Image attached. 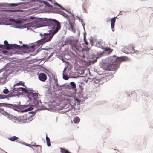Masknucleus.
Instances as JSON below:
<instances>
[{
  "label": "nucleus",
  "instance_id": "nucleus-1",
  "mask_svg": "<svg viewBox=\"0 0 153 153\" xmlns=\"http://www.w3.org/2000/svg\"><path fill=\"white\" fill-rule=\"evenodd\" d=\"M42 26H47L48 29H50L49 30L48 33H45L44 34V36L42 39L38 41L36 44L33 45L29 47L27 45L23 44L22 47L25 49H29L31 48L32 49L36 48V47H39L46 42L50 41L55 34L60 29L61 26L60 23L57 20L53 19L45 18L42 19Z\"/></svg>",
  "mask_w": 153,
  "mask_h": 153
},
{
  "label": "nucleus",
  "instance_id": "nucleus-2",
  "mask_svg": "<svg viewBox=\"0 0 153 153\" xmlns=\"http://www.w3.org/2000/svg\"><path fill=\"white\" fill-rule=\"evenodd\" d=\"M125 57H117L115 55L111 56L106 59L108 63H117L120 64L121 62L125 60Z\"/></svg>",
  "mask_w": 153,
  "mask_h": 153
},
{
  "label": "nucleus",
  "instance_id": "nucleus-3",
  "mask_svg": "<svg viewBox=\"0 0 153 153\" xmlns=\"http://www.w3.org/2000/svg\"><path fill=\"white\" fill-rule=\"evenodd\" d=\"M119 65L117 63H107L103 66V69L105 70L114 71L119 68Z\"/></svg>",
  "mask_w": 153,
  "mask_h": 153
},
{
  "label": "nucleus",
  "instance_id": "nucleus-4",
  "mask_svg": "<svg viewBox=\"0 0 153 153\" xmlns=\"http://www.w3.org/2000/svg\"><path fill=\"white\" fill-rule=\"evenodd\" d=\"M19 119L22 122L25 123H27L32 120V118L30 115V114H25L22 115H21L19 117Z\"/></svg>",
  "mask_w": 153,
  "mask_h": 153
},
{
  "label": "nucleus",
  "instance_id": "nucleus-5",
  "mask_svg": "<svg viewBox=\"0 0 153 153\" xmlns=\"http://www.w3.org/2000/svg\"><path fill=\"white\" fill-rule=\"evenodd\" d=\"M4 43L6 47L5 49L7 50H10L13 48L20 49L22 48L21 46L20 45H18L16 44H9L7 41V40L4 41Z\"/></svg>",
  "mask_w": 153,
  "mask_h": 153
},
{
  "label": "nucleus",
  "instance_id": "nucleus-6",
  "mask_svg": "<svg viewBox=\"0 0 153 153\" xmlns=\"http://www.w3.org/2000/svg\"><path fill=\"white\" fill-rule=\"evenodd\" d=\"M1 104L3 106L12 108L17 111H18L19 109L20 108H22V106L19 105L12 104L6 103H1Z\"/></svg>",
  "mask_w": 153,
  "mask_h": 153
},
{
  "label": "nucleus",
  "instance_id": "nucleus-7",
  "mask_svg": "<svg viewBox=\"0 0 153 153\" xmlns=\"http://www.w3.org/2000/svg\"><path fill=\"white\" fill-rule=\"evenodd\" d=\"M68 21L69 22V25L68 29L74 32H75V29L74 27L75 25V20L74 18H72L71 20L68 19Z\"/></svg>",
  "mask_w": 153,
  "mask_h": 153
},
{
  "label": "nucleus",
  "instance_id": "nucleus-8",
  "mask_svg": "<svg viewBox=\"0 0 153 153\" xmlns=\"http://www.w3.org/2000/svg\"><path fill=\"white\" fill-rule=\"evenodd\" d=\"M7 76V73L6 71L3 69L0 70V82L1 79H5Z\"/></svg>",
  "mask_w": 153,
  "mask_h": 153
},
{
  "label": "nucleus",
  "instance_id": "nucleus-9",
  "mask_svg": "<svg viewBox=\"0 0 153 153\" xmlns=\"http://www.w3.org/2000/svg\"><path fill=\"white\" fill-rule=\"evenodd\" d=\"M39 79L42 82L45 81L47 79L46 75L44 73H40L38 76Z\"/></svg>",
  "mask_w": 153,
  "mask_h": 153
},
{
  "label": "nucleus",
  "instance_id": "nucleus-10",
  "mask_svg": "<svg viewBox=\"0 0 153 153\" xmlns=\"http://www.w3.org/2000/svg\"><path fill=\"white\" fill-rule=\"evenodd\" d=\"M31 95L32 97H33V98L34 99V100H35L36 103L35 104L36 105L34 106V107L35 106L36 107H37V105L38 104V101L37 100V99L38 98V96L39 95V94L37 93H31Z\"/></svg>",
  "mask_w": 153,
  "mask_h": 153
},
{
  "label": "nucleus",
  "instance_id": "nucleus-11",
  "mask_svg": "<svg viewBox=\"0 0 153 153\" xmlns=\"http://www.w3.org/2000/svg\"><path fill=\"white\" fill-rule=\"evenodd\" d=\"M13 96V95H12L10 93L9 94L7 95L0 94V100L7 99L9 97H10Z\"/></svg>",
  "mask_w": 153,
  "mask_h": 153
},
{
  "label": "nucleus",
  "instance_id": "nucleus-12",
  "mask_svg": "<svg viewBox=\"0 0 153 153\" xmlns=\"http://www.w3.org/2000/svg\"><path fill=\"white\" fill-rule=\"evenodd\" d=\"M115 21L116 17H115L111 18V27L113 31H114L113 29L114 27V24L115 22Z\"/></svg>",
  "mask_w": 153,
  "mask_h": 153
},
{
  "label": "nucleus",
  "instance_id": "nucleus-13",
  "mask_svg": "<svg viewBox=\"0 0 153 153\" xmlns=\"http://www.w3.org/2000/svg\"><path fill=\"white\" fill-rule=\"evenodd\" d=\"M67 68H64L63 72V78L65 80H68L69 78V77L66 75V73L65 71V70Z\"/></svg>",
  "mask_w": 153,
  "mask_h": 153
},
{
  "label": "nucleus",
  "instance_id": "nucleus-14",
  "mask_svg": "<svg viewBox=\"0 0 153 153\" xmlns=\"http://www.w3.org/2000/svg\"><path fill=\"white\" fill-rule=\"evenodd\" d=\"M72 47L73 50L75 52H76V50L78 51L79 49V46L76 43L72 45Z\"/></svg>",
  "mask_w": 153,
  "mask_h": 153
},
{
  "label": "nucleus",
  "instance_id": "nucleus-15",
  "mask_svg": "<svg viewBox=\"0 0 153 153\" xmlns=\"http://www.w3.org/2000/svg\"><path fill=\"white\" fill-rule=\"evenodd\" d=\"M80 118L78 117L74 118L73 121L75 123H78L80 121Z\"/></svg>",
  "mask_w": 153,
  "mask_h": 153
},
{
  "label": "nucleus",
  "instance_id": "nucleus-16",
  "mask_svg": "<svg viewBox=\"0 0 153 153\" xmlns=\"http://www.w3.org/2000/svg\"><path fill=\"white\" fill-rule=\"evenodd\" d=\"M60 149L61 153H71L68 150L65 148H60Z\"/></svg>",
  "mask_w": 153,
  "mask_h": 153
},
{
  "label": "nucleus",
  "instance_id": "nucleus-17",
  "mask_svg": "<svg viewBox=\"0 0 153 153\" xmlns=\"http://www.w3.org/2000/svg\"><path fill=\"white\" fill-rule=\"evenodd\" d=\"M46 140L48 146L50 147L51 146L50 141L49 138L48 137L47 135H46Z\"/></svg>",
  "mask_w": 153,
  "mask_h": 153
},
{
  "label": "nucleus",
  "instance_id": "nucleus-18",
  "mask_svg": "<svg viewBox=\"0 0 153 153\" xmlns=\"http://www.w3.org/2000/svg\"><path fill=\"white\" fill-rule=\"evenodd\" d=\"M18 139L19 138L18 137L15 136L9 138V139L12 141H14Z\"/></svg>",
  "mask_w": 153,
  "mask_h": 153
},
{
  "label": "nucleus",
  "instance_id": "nucleus-19",
  "mask_svg": "<svg viewBox=\"0 0 153 153\" xmlns=\"http://www.w3.org/2000/svg\"><path fill=\"white\" fill-rule=\"evenodd\" d=\"M104 51H107L108 54H110L113 51V50L109 48H104Z\"/></svg>",
  "mask_w": 153,
  "mask_h": 153
},
{
  "label": "nucleus",
  "instance_id": "nucleus-20",
  "mask_svg": "<svg viewBox=\"0 0 153 153\" xmlns=\"http://www.w3.org/2000/svg\"><path fill=\"white\" fill-rule=\"evenodd\" d=\"M10 20L14 22L16 24H20L22 23V21L20 20H16L14 19H12Z\"/></svg>",
  "mask_w": 153,
  "mask_h": 153
},
{
  "label": "nucleus",
  "instance_id": "nucleus-21",
  "mask_svg": "<svg viewBox=\"0 0 153 153\" xmlns=\"http://www.w3.org/2000/svg\"><path fill=\"white\" fill-rule=\"evenodd\" d=\"M19 85H22L23 86H25L24 84V82H22V81L19 82L18 83H17L15 84L14 85V86H19Z\"/></svg>",
  "mask_w": 153,
  "mask_h": 153
},
{
  "label": "nucleus",
  "instance_id": "nucleus-22",
  "mask_svg": "<svg viewBox=\"0 0 153 153\" xmlns=\"http://www.w3.org/2000/svg\"><path fill=\"white\" fill-rule=\"evenodd\" d=\"M18 89H19V91H22L25 92H27V89L23 87L19 88Z\"/></svg>",
  "mask_w": 153,
  "mask_h": 153
},
{
  "label": "nucleus",
  "instance_id": "nucleus-23",
  "mask_svg": "<svg viewBox=\"0 0 153 153\" xmlns=\"http://www.w3.org/2000/svg\"><path fill=\"white\" fill-rule=\"evenodd\" d=\"M70 85L72 87L73 89L75 88H76V85L75 83L74 82H71L70 83Z\"/></svg>",
  "mask_w": 153,
  "mask_h": 153
},
{
  "label": "nucleus",
  "instance_id": "nucleus-24",
  "mask_svg": "<svg viewBox=\"0 0 153 153\" xmlns=\"http://www.w3.org/2000/svg\"><path fill=\"white\" fill-rule=\"evenodd\" d=\"M33 108H28L25 109L24 110H22L21 111V112H27L28 111H29L30 110H32L33 109Z\"/></svg>",
  "mask_w": 153,
  "mask_h": 153
},
{
  "label": "nucleus",
  "instance_id": "nucleus-25",
  "mask_svg": "<svg viewBox=\"0 0 153 153\" xmlns=\"http://www.w3.org/2000/svg\"><path fill=\"white\" fill-rule=\"evenodd\" d=\"M21 3H11L10 4V6H16L21 4Z\"/></svg>",
  "mask_w": 153,
  "mask_h": 153
},
{
  "label": "nucleus",
  "instance_id": "nucleus-26",
  "mask_svg": "<svg viewBox=\"0 0 153 153\" xmlns=\"http://www.w3.org/2000/svg\"><path fill=\"white\" fill-rule=\"evenodd\" d=\"M60 14L62 15L63 16H64L65 18H68V15L65 13L63 12H60Z\"/></svg>",
  "mask_w": 153,
  "mask_h": 153
},
{
  "label": "nucleus",
  "instance_id": "nucleus-27",
  "mask_svg": "<svg viewBox=\"0 0 153 153\" xmlns=\"http://www.w3.org/2000/svg\"><path fill=\"white\" fill-rule=\"evenodd\" d=\"M9 92V91L7 88H6L3 90V93L5 94H8Z\"/></svg>",
  "mask_w": 153,
  "mask_h": 153
},
{
  "label": "nucleus",
  "instance_id": "nucleus-28",
  "mask_svg": "<svg viewBox=\"0 0 153 153\" xmlns=\"http://www.w3.org/2000/svg\"><path fill=\"white\" fill-rule=\"evenodd\" d=\"M32 146H34V147H39V149L40 150H41L42 149V146L40 145H32Z\"/></svg>",
  "mask_w": 153,
  "mask_h": 153
},
{
  "label": "nucleus",
  "instance_id": "nucleus-29",
  "mask_svg": "<svg viewBox=\"0 0 153 153\" xmlns=\"http://www.w3.org/2000/svg\"><path fill=\"white\" fill-rule=\"evenodd\" d=\"M9 11L12 12H16L21 11H22V10H9Z\"/></svg>",
  "mask_w": 153,
  "mask_h": 153
},
{
  "label": "nucleus",
  "instance_id": "nucleus-30",
  "mask_svg": "<svg viewBox=\"0 0 153 153\" xmlns=\"http://www.w3.org/2000/svg\"><path fill=\"white\" fill-rule=\"evenodd\" d=\"M82 8H83V10H84L85 12L86 13H87V11L86 10L85 8L84 7V4H83L82 5Z\"/></svg>",
  "mask_w": 153,
  "mask_h": 153
},
{
  "label": "nucleus",
  "instance_id": "nucleus-31",
  "mask_svg": "<svg viewBox=\"0 0 153 153\" xmlns=\"http://www.w3.org/2000/svg\"><path fill=\"white\" fill-rule=\"evenodd\" d=\"M55 4H56V5H58L59 7H60V8L62 9H63V10H65V9L63 7H61V6H60L59 4H58L57 3H55Z\"/></svg>",
  "mask_w": 153,
  "mask_h": 153
},
{
  "label": "nucleus",
  "instance_id": "nucleus-32",
  "mask_svg": "<svg viewBox=\"0 0 153 153\" xmlns=\"http://www.w3.org/2000/svg\"><path fill=\"white\" fill-rule=\"evenodd\" d=\"M93 81L96 83H97L99 82V80H97V79H94L93 80Z\"/></svg>",
  "mask_w": 153,
  "mask_h": 153
},
{
  "label": "nucleus",
  "instance_id": "nucleus-33",
  "mask_svg": "<svg viewBox=\"0 0 153 153\" xmlns=\"http://www.w3.org/2000/svg\"><path fill=\"white\" fill-rule=\"evenodd\" d=\"M1 112H4L3 113L5 115H6L8 114V113L7 112H4L3 111H1Z\"/></svg>",
  "mask_w": 153,
  "mask_h": 153
},
{
  "label": "nucleus",
  "instance_id": "nucleus-34",
  "mask_svg": "<svg viewBox=\"0 0 153 153\" xmlns=\"http://www.w3.org/2000/svg\"><path fill=\"white\" fill-rule=\"evenodd\" d=\"M84 42H85V44L87 45H88V42H87V41L85 39V38L84 39Z\"/></svg>",
  "mask_w": 153,
  "mask_h": 153
},
{
  "label": "nucleus",
  "instance_id": "nucleus-35",
  "mask_svg": "<svg viewBox=\"0 0 153 153\" xmlns=\"http://www.w3.org/2000/svg\"><path fill=\"white\" fill-rule=\"evenodd\" d=\"M13 90L14 91H17L18 90L19 91V89H18V88H14L13 89Z\"/></svg>",
  "mask_w": 153,
  "mask_h": 153
},
{
  "label": "nucleus",
  "instance_id": "nucleus-36",
  "mask_svg": "<svg viewBox=\"0 0 153 153\" xmlns=\"http://www.w3.org/2000/svg\"><path fill=\"white\" fill-rule=\"evenodd\" d=\"M45 4L48 6L49 7H51V6L50 5V4L48 3V2H46Z\"/></svg>",
  "mask_w": 153,
  "mask_h": 153
},
{
  "label": "nucleus",
  "instance_id": "nucleus-37",
  "mask_svg": "<svg viewBox=\"0 0 153 153\" xmlns=\"http://www.w3.org/2000/svg\"><path fill=\"white\" fill-rule=\"evenodd\" d=\"M34 23V22H32L31 23V26H32V27H33V24Z\"/></svg>",
  "mask_w": 153,
  "mask_h": 153
},
{
  "label": "nucleus",
  "instance_id": "nucleus-38",
  "mask_svg": "<svg viewBox=\"0 0 153 153\" xmlns=\"http://www.w3.org/2000/svg\"><path fill=\"white\" fill-rule=\"evenodd\" d=\"M4 45H0V48H2L3 47Z\"/></svg>",
  "mask_w": 153,
  "mask_h": 153
},
{
  "label": "nucleus",
  "instance_id": "nucleus-39",
  "mask_svg": "<svg viewBox=\"0 0 153 153\" xmlns=\"http://www.w3.org/2000/svg\"><path fill=\"white\" fill-rule=\"evenodd\" d=\"M40 35L41 36H43V35H42V33H40Z\"/></svg>",
  "mask_w": 153,
  "mask_h": 153
},
{
  "label": "nucleus",
  "instance_id": "nucleus-40",
  "mask_svg": "<svg viewBox=\"0 0 153 153\" xmlns=\"http://www.w3.org/2000/svg\"><path fill=\"white\" fill-rule=\"evenodd\" d=\"M148 50H152V48H150L149 49V48L148 49Z\"/></svg>",
  "mask_w": 153,
  "mask_h": 153
},
{
  "label": "nucleus",
  "instance_id": "nucleus-41",
  "mask_svg": "<svg viewBox=\"0 0 153 153\" xmlns=\"http://www.w3.org/2000/svg\"><path fill=\"white\" fill-rule=\"evenodd\" d=\"M30 19H33V17H30Z\"/></svg>",
  "mask_w": 153,
  "mask_h": 153
},
{
  "label": "nucleus",
  "instance_id": "nucleus-42",
  "mask_svg": "<svg viewBox=\"0 0 153 153\" xmlns=\"http://www.w3.org/2000/svg\"><path fill=\"white\" fill-rule=\"evenodd\" d=\"M23 106H25V107H26L27 106V105H23Z\"/></svg>",
  "mask_w": 153,
  "mask_h": 153
},
{
  "label": "nucleus",
  "instance_id": "nucleus-43",
  "mask_svg": "<svg viewBox=\"0 0 153 153\" xmlns=\"http://www.w3.org/2000/svg\"><path fill=\"white\" fill-rule=\"evenodd\" d=\"M49 1H51V0H49Z\"/></svg>",
  "mask_w": 153,
  "mask_h": 153
},
{
  "label": "nucleus",
  "instance_id": "nucleus-44",
  "mask_svg": "<svg viewBox=\"0 0 153 153\" xmlns=\"http://www.w3.org/2000/svg\"><path fill=\"white\" fill-rule=\"evenodd\" d=\"M97 60V59H96V60H95V62H96Z\"/></svg>",
  "mask_w": 153,
  "mask_h": 153
}]
</instances>
